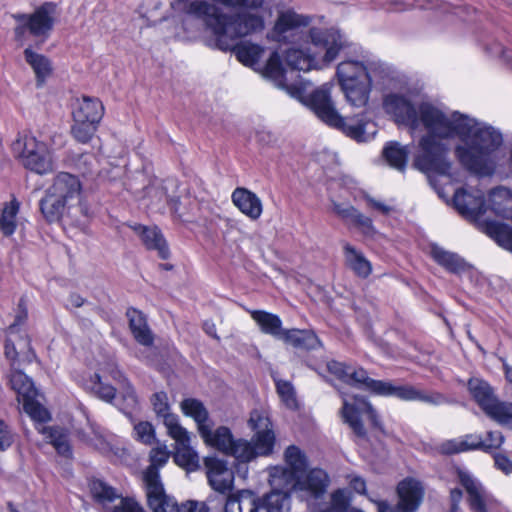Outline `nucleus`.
I'll return each instance as SVG.
<instances>
[{
	"instance_id": "nucleus-1",
	"label": "nucleus",
	"mask_w": 512,
	"mask_h": 512,
	"mask_svg": "<svg viewBox=\"0 0 512 512\" xmlns=\"http://www.w3.org/2000/svg\"><path fill=\"white\" fill-rule=\"evenodd\" d=\"M385 111L397 123L412 130L420 125L427 130L414 154V166L422 172L448 175L451 169L450 146L445 140L458 138L455 156L468 170L491 175L497 163V151L503 145V134L497 127L468 114L442 110L422 103L416 109L407 97L391 93L383 100Z\"/></svg>"
},
{
	"instance_id": "nucleus-2",
	"label": "nucleus",
	"mask_w": 512,
	"mask_h": 512,
	"mask_svg": "<svg viewBox=\"0 0 512 512\" xmlns=\"http://www.w3.org/2000/svg\"><path fill=\"white\" fill-rule=\"evenodd\" d=\"M332 88L331 83H325L307 93L304 87L291 85L287 93L312 110L325 124L342 131L346 136L358 142L372 139L376 134V125L366 120L363 114L353 118L341 116L331 99Z\"/></svg>"
},
{
	"instance_id": "nucleus-3",
	"label": "nucleus",
	"mask_w": 512,
	"mask_h": 512,
	"mask_svg": "<svg viewBox=\"0 0 512 512\" xmlns=\"http://www.w3.org/2000/svg\"><path fill=\"white\" fill-rule=\"evenodd\" d=\"M40 211L49 222L64 217L80 222L81 217H88L90 209L83 200L80 180L67 172L57 174L40 200Z\"/></svg>"
},
{
	"instance_id": "nucleus-4",
	"label": "nucleus",
	"mask_w": 512,
	"mask_h": 512,
	"mask_svg": "<svg viewBox=\"0 0 512 512\" xmlns=\"http://www.w3.org/2000/svg\"><path fill=\"white\" fill-rule=\"evenodd\" d=\"M309 40L323 55L306 53L298 48H290L285 55V61L292 69L310 71L311 69H324L328 67L339 55L344 47L341 33L334 28H309Z\"/></svg>"
},
{
	"instance_id": "nucleus-5",
	"label": "nucleus",
	"mask_w": 512,
	"mask_h": 512,
	"mask_svg": "<svg viewBox=\"0 0 512 512\" xmlns=\"http://www.w3.org/2000/svg\"><path fill=\"white\" fill-rule=\"evenodd\" d=\"M327 368L330 373L340 380L356 385L378 396L396 397L403 401L436 403L432 396L424 394L413 386L397 385L391 381L372 379L363 368H353L337 361L329 362Z\"/></svg>"
},
{
	"instance_id": "nucleus-6",
	"label": "nucleus",
	"mask_w": 512,
	"mask_h": 512,
	"mask_svg": "<svg viewBox=\"0 0 512 512\" xmlns=\"http://www.w3.org/2000/svg\"><path fill=\"white\" fill-rule=\"evenodd\" d=\"M13 18L17 22L14 29L17 41L22 42L26 30H28L32 36L43 43L53 29L56 20V6L52 3H45L32 14H15Z\"/></svg>"
},
{
	"instance_id": "nucleus-7",
	"label": "nucleus",
	"mask_w": 512,
	"mask_h": 512,
	"mask_svg": "<svg viewBox=\"0 0 512 512\" xmlns=\"http://www.w3.org/2000/svg\"><path fill=\"white\" fill-rule=\"evenodd\" d=\"M468 388L487 416L499 425L512 429V402L497 400L489 384L478 378L470 379Z\"/></svg>"
},
{
	"instance_id": "nucleus-8",
	"label": "nucleus",
	"mask_w": 512,
	"mask_h": 512,
	"mask_svg": "<svg viewBox=\"0 0 512 512\" xmlns=\"http://www.w3.org/2000/svg\"><path fill=\"white\" fill-rule=\"evenodd\" d=\"M453 204L458 213L474 223L480 230L490 219L486 208V198L482 190L468 186L454 192Z\"/></svg>"
},
{
	"instance_id": "nucleus-9",
	"label": "nucleus",
	"mask_w": 512,
	"mask_h": 512,
	"mask_svg": "<svg viewBox=\"0 0 512 512\" xmlns=\"http://www.w3.org/2000/svg\"><path fill=\"white\" fill-rule=\"evenodd\" d=\"M311 18L288 10L279 13L269 37L276 42L298 43L309 38Z\"/></svg>"
},
{
	"instance_id": "nucleus-10",
	"label": "nucleus",
	"mask_w": 512,
	"mask_h": 512,
	"mask_svg": "<svg viewBox=\"0 0 512 512\" xmlns=\"http://www.w3.org/2000/svg\"><path fill=\"white\" fill-rule=\"evenodd\" d=\"M340 413L343 421L361 438L366 436V429L361 421L362 414H366L374 426L380 425L377 411L362 396H354L352 398L343 396V406Z\"/></svg>"
},
{
	"instance_id": "nucleus-11",
	"label": "nucleus",
	"mask_w": 512,
	"mask_h": 512,
	"mask_svg": "<svg viewBox=\"0 0 512 512\" xmlns=\"http://www.w3.org/2000/svg\"><path fill=\"white\" fill-rule=\"evenodd\" d=\"M503 442L504 437L501 432L489 431L485 440L479 434H467L442 442L439 449L444 454H456L478 449L488 452L498 449Z\"/></svg>"
},
{
	"instance_id": "nucleus-12",
	"label": "nucleus",
	"mask_w": 512,
	"mask_h": 512,
	"mask_svg": "<svg viewBox=\"0 0 512 512\" xmlns=\"http://www.w3.org/2000/svg\"><path fill=\"white\" fill-rule=\"evenodd\" d=\"M90 491L103 512H144L134 500L123 498L113 487L101 480L91 481Z\"/></svg>"
},
{
	"instance_id": "nucleus-13",
	"label": "nucleus",
	"mask_w": 512,
	"mask_h": 512,
	"mask_svg": "<svg viewBox=\"0 0 512 512\" xmlns=\"http://www.w3.org/2000/svg\"><path fill=\"white\" fill-rule=\"evenodd\" d=\"M399 501L396 506L385 500L374 501L377 512H416L423 499V487L419 481L404 479L398 484Z\"/></svg>"
},
{
	"instance_id": "nucleus-14",
	"label": "nucleus",
	"mask_w": 512,
	"mask_h": 512,
	"mask_svg": "<svg viewBox=\"0 0 512 512\" xmlns=\"http://www.w3.org/2000/svg\"><path fill=\"white\" fill-rule=\"evenodd\" d=\"M17 144L23 146L21 160L25 168L41 175L52 171V155L44 142L26 136L22 143L19 141Z\"/></svg>"
},
{
	"instance_id": "nucleus-15",
	"label": "nucleus",
	"mask_w": 512,
	"mask_h": 512,
	"mask_svg": "<svg viewBox=\"0 0 512 512\" xmlns=\"http://www.w3.org/2000/svg\"><path fill=\"white\" fill-rule=\"evenodd\" d=\"M167 434L175 441L174 462L188 472L196 471L200 466V459L191 446L192 434L183 426H172Z\"/></svg>"
},
{
	"instance_id": "nucleus-16",
	"label": "nucleus",
	"mask_w": 512,
	"mask_h": 512,
	"mask_svg": "<svg viewBox=\"0 0 512 512\" xmlns=\"http://www.w3.org/2000/svg\"><path fill=\"white\" fill-rule=\"evenodd\" d=\"M248 424L255 431L253 447H255L256 454L258 456L269 455L274 447L275 435L267 414L259 410L252 411Z\"/></svg>"
},
{
	"instance_id": "nucleus-17",
	"label": "nucleus",
	"mask_w": 512,
	"mask_h": 512,
	"mask_svg": "<svg viewBox=\"0 0 512 512\" xmlns=\"http://www.w3.org/2000/svg\"><path fill=\"white\" fill-rule=\"evenodd\" d=\"M330 485V477L322 468H312L303 472L297 482V492L306 500L321 498Z\"/></svg>"
},
{
	"instance_id": "nucleus-18",
	"label": "nucleus",
	"mask_w": 512,
	"mask_h": 512,
	"mask_svg": "<svg viewBox=\"0 0 512 512\" xmlns=\"http://www.w3.org/2000/svg\"><path fill=\"white\" fill-rule=\"evenodd\" d=\"M457 476L460 484L468 494L471 509L475 512H489V507L495 500L486 492L479 480L470 472L461 469L457 471Z\"/></svg>"
},
{
	"instance_id": "nucleus-19",
	"label": "nucleus",
	"mask_w": 512,
	"mask_h": 512,
	"mask_svg": "<svg viewBox=\"0 0 512 512\" xmlns=\"http://www.w3.org/2000/svg\"><path fill=\"white\" fill-rule=\"evenodd\" d=\"M204 463L210 486L222 494L230 492L233 488L234 474L227 467V463L212 456L206 457Z\"/></svg>"
},
{
	"instance_id": "nucleus-20",
	"label": "nucleus",
	"mask_w": 512,
	"mask_h": 512,
	"mask_svg": "<svg viewBox=\"0 0 512 512\" xmlns=\"http://www.w3.org/2000/svg\"><path fill=\"white\" fill-rule=\"evenodd\" d=\"M380 64L373 61L345 60L338 64L336 76L338 82H359L372 79L371 72Z\"/></svg>"
},
{
	"instance_id": "nucleus-21",
	"label": "nucleus",
	"mask_w": 512,
	"mask_h": 512,
	"mask_svg": "<svg viewBox=\"0 0 512 512\" xmlns=\"http://www.w3.org/2000/svg\"><path fill=\"white\" fill-rule=\"evenodd\" d=\"M488 215L512 220V190L506 187H496L489 191L486 198Z\"/></svg>"
},
{
	"instance_id": "nucleus-22",
	"label": "nucleus",
	"mask_w": 512,
	"mask_h": 512,
	"mask_svg": "<svg viewBox=\"0 0 512 512\" xmlns=\"http://www.w3.org/2000/svg\"><path fill=\"white\" fill-rule=\"evenodd\" d=\"M128 226L139 236L147 249L157 251L162 259L169 257V248L157 227H148L137 223L129 224Z\"/></svg>"
},
{
	"instance_id": "nucleus-23",
	"label": "nucleus",
	"mask_w": 512,
	"mask_h": 512,
	"mask_svg": "<svg viewBox=\"0 0 512 512\" xmlns=\"http://www.w3.org/2000/svg\"><path fill=\"white\" fill-rule=\"evenodd\" d=\"M346 102L354 108L367 106L372 91V79L359 82H338Z\"/></svg>"
},
{
	"instance_id": "nucleus-24",
	"label": "nucleus",
	"mask_w": 512,
	"mask_h": 512,
	"mask_svg": "<svg viewBox=\"0 0 512 512\" xmlns=\"http://www.w3.org/2000/svg\"><path fill=\"white\" fill-rule=\"evenodd\" d=\"M299 476L284 466H275L269 469L270 493H283L289 497L292 491L297 492Z\"/></svg>"
},
{
	"instance_id": "nucleus-25",
	"label": "nucleus",
	"mask_w": 512,
	"mask_h": 512,
	"mask_svg": "<svg viewBox=\"0 0 512 512\" xmlns=\"http://www.w3.org/2000/svg\"><path fill=\"white\" fill-rule=\"evenodd\" d=\"M103 115L104 106L97 98L82 96L76 98L72 104V117L100 123Z\"/></svg>"
},
{
	"instance_id": "nucleus-26",
	"label": "nucleus",
	"mask_w": 512,
	"mask_h": 512,
	"mask_svg": "<svg viewBox=\"0 0 512 512\" xmlns=\"http://www.w3.org/2000/svg\"><path fill=\"white\" fill-rule=\"evenodd\" d=\"M280 340L297 349L314 350L322 346L320 339L312 330L285 329Z\"/></svg>"
},
{
	"instance_id": "nucleus-27",
	"label": "nucleus",
	"mask_w": 512,
	"mask_h": 512,
	"mask_svg": "<svg viewBox=\"0 0 512 512\" xmlns=\"http://www.w3.org/2000/svg\"><path fill=\"white\" fill-rule=\"evenodd\" d=\"M148 505L153 512H180L176 501L165 493L163 484L145 486Z\"/></svg>"
},
{
	"instance_id": "nucleus-28",
	"label": "nucleus",
	"mask_w": 512,
	"mask_h": 512,
	"mask_svg": "<svg viewBox=\"0 0 512 512\" xmlns=\"http://www.w3.org/2000/svg\"><path fill=\"white\" fill-rule=\"evenodd\" d=\"M234 205L246 216L256 220L262 214V203L259 197L244 188H237L232 193Z\"/></svg>"
},
{
	"instance_id": "nucleus-29",
	"label": "nucleus",
	"mask_w": 512,
	"mask_h": 512,
	"mask_svg": "<svg viewBox=\"0 0 512 512\" xmlns=\"http://www.w3.org/2000/svg\"><path fill=\"white\" fill-rule=\"evenodd\" d=\"M150 465L143 473L145 486L162 484L159 475V469L162 468L170 458V451L166 445H159L150 451Z\"/></svg>"
},
{
	"instance_id": "nucleus-30",
	"label": "nucleus",
	"mask_w": 512,
	"mask_h": 512,
	"mask_svg": "<svg viewBox=\"0 0 512 512\" xmlns=\"http://www.w3.org/2000/svg\"><path fill=\"white\" fill-rule=\"evenodd\" d=\"M202 430L199 435L207 446L215 448L226 455L228 454L234 440L229 428L220 426L213 430L212 424H210L207 428H202Z\"/></svg>"
},
{
	"instance_id": "nucleus-31",
	"label": "nucleus",
	"mask_w": 512,
	"mask_h": 512,
	"mask_svg": "<svg viewBox=\"0 0 512 512\" xmlns=\"http://www.w3.org/2000/svg\"><path fill=\"white\" fill-rule=\"evenodd\" d=\"M346 266L358 277L367 278L372 272V265L364 254L349 243L343 245Z\"/></svg>"
},
{
	"instance_id": "nucleus-32",
	"label": "nucleus",
	"mask_w": 512,
	"mask_h": 512,
	"mask_svg": "<svg viewBox=\"0 0 512 512\" xmlns=\"http://www.w3.org/2000/svg\"><path fill=\"white\" fill-rule=\"evenodd\" d=\"M249 313L262 333L280 340L285 329L279 316L264 310H250Z\"/></svg>"
},
{
	"instance_id": "nucleus-33",
	"label": "nucleus",
	"mask_w": 512,
	"mask_h": 512,
	"mask_svg": "<svg viewBox=\"0 0 512 512\" xmlns=\"http://www.w3.org/2000/svg\"><path fill=\"white\" fill-rule=\"evenodd\" d=\"M129 319V326L135 340L144 346L153 344V334L149 329L145 316L136 309H129L127 311Z\"/></svg>"
},
{
	"instance_id": "nucleus-34",
	"label": "nucleus",
	"mask_w": 512,
	"mask_h": 512,
	"mask_svg": "<svg viewBox=\"0 0 512 512\" xmlns=\"http://www.w3.org/2000/svg\"><path fill=\"white\" fill-rule=\"evenodd\" d=\"M181 412L194 420L197 430L201 433L202 428H207L211 423L209 421V412L205 405L198 399L186 398L180 403Z\"/></svg>"
},
{
	"instance_id": "nucleus-35",
	"label": "nucleus",
	"mask_w": 512,
	"mask_h": 512,
	"mask_svg": "<svg viewBox=\"0 0 512 512\" xmlns=\"http://www.w3.org/2000/svg\"><path fill=\"white\" fill-rule=\"evenodd\" d=\"M24 57L35 74L37 86H42L52 73L50 60L45 55L33 51L30 47L24 50Z\"/></svg>"
},
{
	"instance_id": "nucleus-36",
	"label": "nucleus",
	"mask_w": 512,
	"mask_h": 512,
	"mask_svg": "<svg viewBox=\"0 0 512 512\" xmlns=\"http://www.w3.org/2000/svg\"><path fill=\"white\" fill-rule=\"evenodd\" d=\"M36 429L54 446L58 454L67 458L71 457L72 450L66 431L59 427H47L44 425H39Z\"/></svg>"
},
{
	"instance_id": "nucleus-37",
	"label": "nucleus",
	"mask_w": 512,
	"mask_h": 512,
	"mask_svg": "<svg viewBox=\"0 0 512 512\" xmlns=\"http://www.w3.org/2000/svg\"><path fill=\"white\" fill-rule=\"evenodd\" d=\"M480 231L492 238L500 247L512 252V228L508 225L489 219Z\"/></svg>"
},
{
	"instance_id": "nucleus-38",
	"label": "nucleus",
	"mask_w": 512,
	"mask_h": 512,
	"mask_svg": "<svg viewBox=\"0 0 512 512\" xmlns=\"http://www.w3.org/2000/svg\"><path fill=\"white\" fill-rule=\"evenodd\" d=\"M151 404L156 415L163 419L167 433L171 431V427L182 426L179 417L170 412L168 396L165 392H157L151 397Z\"/></svg>"
},
{
	"instance_id": "nucleus-39",
	"label": "nucleus",
	"mask_w": 512,
	"mask_h": 512,
	"mask_svg": "<svg viewBox=\"0 0 512 512\" xmlns=\"http://www.w3.org/2000/svg\"><path fill=\"white\" fill-rule=\"evenodd\" d=\"M258 510L257 500L250 491L230 495L225 504V512H257Z\"/></svg>"
},
{
	"instance_id": "nucleus-40",
	"label": "nucleus",
	"mask_w": 512,
	"mask_h": 512,
	"mask_svg": "<svg viewBox=\"0 0 512 512\" xmlns=\"http://www.w3.org/2000/svg\"><path fill=\"white\" fill-rule=\"evenodd\" d=\"M234 53L239 62L257 71L259 60L263 56L264 48L250 42H243L234 48Z\"/></svg>"
},
{
	"instance_id": "nucleus-41",
	"label": "nucleus",
	"mask_w": 512,
	"mask_h": 512,
	"mask_svg": "<svg viewBox=\"0 0 512 512\" xmlns=\"http://www.w3.org/2000/svg\"><path fill=\"white\" fill-rule=\"evenodd\" d=\"M256 72L260 73L263 77L272 80L279 88L287 90L289 87L284 83V68L277 52H273L270 55L265 65H259Z\"/></svg>"
},
{
	"instance_id": "nucleus-42",
	"label": "nucleus",
	"mask_w": 512,
	"mask_h": 512,
	"mask_svg": "<svg viewBox=\"0 0 512 512\" xmlns=\"http://www.w3.org/2000/svg\"><path fill=\"white\" fill-rule=\"evenodd\" d=\"M20 209V203L13 198L10 202L5 203L0 215V231L10 237L14 234L18 226L17 214Z\"/></svg>"
},
{
	"instance_id": "nucleus-43",
	"label": "nucleus",
	"mask_w": 512,
	"mask_h": 512,
	"mask_svg": "<svg viewBox=\"0 0 512 512\" xmlns=\"http://www.w3.org/2000/svg\"><path fill=\"white\" fill-rule=\"evenodd\" d=\"M431 254L438 264L453 273H460L467 267L466 262L459 255L446 251L439 246H433Z\"/></svg>"
},
{
	"instance_id": "nucleus-44",
	"label": "nucleus",
	"mask_w": 512,
	"mask_h": 512,
	"mask_svg": "<svg viewBox=\"0 0 512 512\" xmlns=\"http://www.w3.org/2000/svg\"><path fill=\"white\" fill-rule=\"evenodd\" d=\"M409 150L407 146H402L398 142H389L383 149V156L388 164L398 170L404 171Z\"/></svg>"
},
{
	"instance_id": "nucleus-45",
	"label": "nucleus",
	"mask_w": 512,
	"mask_h": 512,
	"mask_svg": "<svg viewBox=\"0 0 512 512\" xmlns=\"http://www.w3.org/2000/svg\"><path fill=\"white\" fill-rule=\"evenodd\" d=\"M284 462L288 470L300 476L308 467L306 454L297 446L290 445L284 452Z\"/></svg>"
},
{
	"instance_id": "nucleus-46",
	"label": "nucleus",
	"mask_w": 512,
	"mask_h": 512,
	"mask_svg": "<svg viewBox=\"0 0 512 512\" xmlns=\"http://www.w3.org/2000/svg\"><path fill=\"white\" fill-rule=\"evenodd\" d=\"M99 122L88 121L78 117H73L71 126V135L79 143L87 144L95 135Z\"/></svg>"
},
{
	"instance_id": "nucleus-47",
	"label": "nucleus",
	"mask_w": 512,
	"mask_h": 512,
	"mask_svg": "<svg viewBox=\"0 0 512 512\" xmlns=\"http://www.w3.org/2000/svg\"><path fill=\"white\" fill-rule=\"evenodd\" d=\"M11 388L17 393L18 397L23 400L34 398L36 390L31 379L19 370H15L10 375Z\"/></svg>"
},
{
	"instance_id": "nucleus-48",
	"label": "nucleus",
	"mask_w": 512,
	"mask_h": 512,
	"mask_svg": "<svg viewBox=\"0 0 512 512\" xmlns=\"http://www.w3.org/2000/svg\"><path fill=\"white\" fill-rule=\"evenodd\" d=\"M111 374L112 378L115 379L119 384V393L121 395L123 402L121 405H119L120 409L126 411L128 409H133L134 407H136L137 397L130 383L119 371H112Z\"/></svg>"
},
{
	"instance_id": "nucleus-49",
	"label": "nucleus",
	"mask_w": 512,
	"mask_h": 512,
	"mask_svg": "<svg viewBox=\"0 0 512 512\" xmlns=\"http://www.w3.org/2000/svg\"><path fill=\"white\" fill-rule=\"evenodd\" d=\"M275 384L281 402L290 410L298 409L299 402L291 382L279 379L276 380Z\"/></svg>"
},
{
	"instance_id": "nucleus-50",
	"label": "nucleus",
	"mask_w": 512,
	"mask_h": 512,
	"mask_svg": "<svg viewBox=\"0 0 512 512\" xmlns=\"http://www.w3.org/2000/svg\"><path fill=\"white\" fill-rule=\"evenodd\" d=\"M89 388L101 400L112 402L116 398V388L103 381L100 374H95L90 380Z\"/></svg>"
},
{
	"instance_id": "nucleus-51",
	"label": "nucleus",
	"mask_w": 512,
	"mask_h": 512,
	"mask_svg": "<svg viewBox=\"0 0 512 512\" xmlns=\"http://www.w3.org/2000/svg\"><path fill=\"white\" fill-rule=\"evenodd\" d=\"M227 455L235 457L240 462H248L258 456L255 447L243 439L233 440Z\"/></svg>"
},
{
	"instance_id": "nucleus-52",
	"label": "nucleus",
	"mask_w": 512,
	"mask_h": 512,
	"mask_svg": "<svg viewBox=\"0 0 512 512\" xmlns=\"http://www.w3.org/2000/svg\"><path fill=\"white\" fill-rule=\"evenodd\" d=\"M350 501V493L345 489H338L332 493L329 506L323 510L313 512H347Z\"/></svg>"
},
{
	"instance_id": "nucleus-53",
	"label": "nucleus",
	"mask_w": 512,
	"mask_h": 512,
	"mask_svg": "<svg viewBox=\"0 0 512 512\" xmlns=\"http://www.w3.org/2000/svg\"><path fill=\"white\" fill-rule=\"evenodd\" d=\"M23 408L24 411L38 424L43 425L42 423L50 420V414L46 408H44L41 404L36 402L34 398H27L23 400Z\"/></svg>"
},
{
	"instance_id": "nucleus-54",
	"label": "nucleus",
	"mask_w": 512,
	"mask_h": 512,
	"mask_svg": "<svg viewBox=\"0 0 512 512\" xmlns=\"http://www.w3.org/2000/svg\"><path fill=\"white\" fill-rule=\"evenodd\" d=\"M289 497L283 493H269L261 509L265 512H286L288 509Z\"/></svg>"
},
{
	"instance_id": "nucleus-55",
	"label": "nucleus",
	"mask_w": 512,
	"mask_h": 512,
	"mask_svg": "<svg viewBox=\"0 0 512 512\" xmlns=\"http://www.w3.org/2000/svg\"><path fill=\"white\" fill-rule=\"evenodd\" d=\"M143 198L150 200V204L159 206L167 201V190L162 181H153L149 186L145 187Z\"/></svg>"
},
{
	"instance_id": "nucleus-56",
	"label": "nucleus",
	"mask_w": 512,
	"mask_h": 512,
	"mask_svg": "<svg viewBox=\"0 0 512 512\" xmlns=\"http://www.w3.org/2000/svg\"><path fill=\"white\" fill-rule=\"evenodd\" d=\"M134 437L143 444L151 445L155 440V430L153 425L147 421L135 424Z\"/></svg>"
},
{
	"instance_id": "nucleus-57",
	"label": "nucleus",
	"mask_w": 512,
	"mask_h": 512,
	"mask_svg": "<svg viewBox=\"0 0 512 512\" xmlns=\"http://www.w3.org/2000/svg\"><path fill=\"white\" fill-rule=\"evenodd\" d=\"M96 158L92 154H82L75 160L76 168L83 174L91 173L96 167Z\"/></svg>"
},
{
	"instance_id": "nucleus-58",
	"label": "nucleus",
	"mask_w": 512,
	"mask_h": 512,
	"mask_svg": "<svg viewBox=\"0 0 512 512\" xmlns=\"http://www.w3.org/2000/svg\"><path fill=\"white\" fill-rule=\"evenodd\" d=\"M365 201L370 209L376 210L383 215H388L394 210L392 205L369 195L365 196Z\"/></svg>"
},
{
	"instance_id": "nucleus-59",
	"label": "nucleus",
	"mask_w": 512,
	"mask_h": 512,
	"mask_svg": "<svg viewBox=\"0 0 512 512\" xmlns=\"http://www.w3.org/2000/svg\"><path fill=\"white\" fill-rule=\"evenodd\" d=\"M351 221L359 226L365 234H372L374 232L371 218L360 213L358 210L354 213Z\"/></svg>"
},
{
	"instance_id": "nucleus-60",
	"label": "nucleus",
	"mask_w": 512,
	"mask_h": 512,
	"mask_svg": "<svg viewBox=\"0 0 512 512\" xmlns=\"http://www.w3.org/2000/svg\"><path fill=\"white\" fill-rule=\"evenodd\" d=\"M14 437L8 425L0 420V449H8L13 443Z\"/></svg>"
},
{
	"instance_id": "nucleus-61",
	"label": "nucleus",
	"mask_w": 512,
	"mask_h": 512,
	"mask_svg": "<svg viewBox=\"0 0 512 512\" xmlns=\"http://www.w3.org/2000/svg\"><path fill=\"white\" fill-rule=\"evenodd\" d=\"M332 210L342 219L351 220L357 209L349 204L333 202Z\"/></svg>"
},
{
	"instance_id": "nucleus-62",
	"label": "nucleus",
	"mask_w": 512,
	"mask_h": 512,
	"mask_svg": "<svg viewBox=\"0 0 512 512\" xmlns=\"http://www.w3.org/2000/svg\"><path fill=\"white\" fill-rule=\"evenodd\" d=\"M347 481L351 489H353L358 494H365L366 493V481L357 474H349L347 475Z\"/></svg>"
},
{
	"instance_id": "nucleus-63",
	"label": "nucleus",
	"mask_w": 512,
	"mask_h": 512,
	"mask_svg": "<svg viewBox=\"0 0 512 512\" xmlns=\"http://www.w3.org/2000/svg\"><path fill=\"white\" fill-rule=\"evenodd\" d=\"M209 508L204 502L187 501L182 506V512H208Z\"/></svg>"
},
{
	"instance_id": "nucleus-64",
	"label": "nucleus",
	"mask_w": 512,
	"mask_h": 512,
	"mask_svg": "<svg viewBox=\"0 0 512 512\" xmlns=\"http://www.w3.org/2000/svg\"><path fill=\"white\" fill-rule=\"evenodd\" d=\"M495 465L506 474L512 473V462L504 455L495 456Z\"/></svg>"
}]
</instances>
